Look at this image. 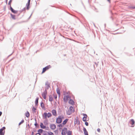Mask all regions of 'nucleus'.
<instances>
[{"label": "nucleus", "instance_id": "nucleus-1", "mask_svg": "<svg viewBox=\"0 0 135 135\" xmlns=\"http://www.w3.org/2000/svg\"><path fill=\"white\" fill-rule=\"evenodd\" d=\"M5 129L6 127H3L0 129V135H4Z\"/></svg>", "mask_w": 135, "mask_h": 135}, {"label": "nucleus", "instance_id": "nucleus-2", "mask_svg": "<svg viewBox=\"0 0 135 135\" xmlns=\"http://www.w3.org/2000/svg\"><path fill=\"white\" fill-rule=\"evenodd\" d=\"M62 122V120L60 116H59L57 118L56 120V123L57 124H60Z\"/></svg>", "mask_w": 135, "mask_h": 135}, {"label": "nucleus", "instance_id": "nucleus-3", "mask_svg": "<svg viewBox=\"0 0 135 135\" xmlns=\"http://www.w3.org/2000/svg\"><path fill=\"white\" fill-rule=\"evenodd\" d=\"M51 67V66L50 65H49L43 68L42 69V73H44L47 70H48Z\"/></svg>", "mask_w": 135, "mask_h": 135}, {"label": "nucleus", "instance_id": "nucleus-4", "mask_svg": "<svg viewBox=\"0 0 135 135\" xmlns=\"http://www.w3.org/2000/svg\"><path fill=\"white\" fill-rule=\"evenodd\" d=\"M67 129L66 127H64L62 130L61 132L62 135H65L67 133Z\"/></svg>", "mask_w": 135, "mask_h": 135}, {"label": "nucleus", "instance_id": "nucleus-5", "mask_svg": "<svg viewBox=\"0 0 135 135\" xmlns=\"http://www.w3.org/2000/svg\"><path fill=\"white\" fill-rule=\"evenodd\" d=\"M56 128V125L53 124H51L50 125V128L52 130H54Z\"/></svg>", "mask_w": 135, "mask_h": 135}, {"label": "nucleus", "instance_id": "nucleus-6", "mask_svg": "<svg viewBox=\"0 0 135 135\" xmlns=\"http://www.w3.org/2000/svg\"><path fill=\"white\" fill-rule=\"evenodd\" d=\"M83 115L84 117L83 118V120L84 122L87 121L88 120H86V118L87 117V115L85 114H83Z\"/></svg>", "mask_w": 135, "mask_h": 135}, {"label": "nucleus", "instance_id": "nucleus-7", "mask_svg": "<svg viewBox=\"0 0 135 135\" xmlns=\"http://www.w3.org/2000/svg\"><path fill=\"white\" fill-rule=\"evenodd\" d=\"M10 9L11 11V12L14 13V14H16L17 13L18 11L14 10L11 6H10Z\"/></svg>", "mask_w": 135, "mask_h": 135}, {"label": "nucleus", "instance_id": "nucleus-8", "mask_svg": "<svg viewBox=\"0 0 135 135\" xmlns=\"http://www.w3.org/2000/svg\"><path fill=\"white\" fill-rule=\"evenodd\" d=\"M132 125L131 126V127H133L134 126L133 125L135 123V122L133 119H131L129 122Z\"/></svg>", "mask_w": 135, "mask_h": 135}, {"label": "nucleus", "instance_id": "nucleus-9", "mask_svg": "<svg viewBox=\"0 0 135 135\" xmlns=\"http://www.w3.org/2000/svg\"><path fill=\"white\" fill-rule=\"evenodd\" d=\"M43 131V130L42 129H39L37 130L38 133H36V134H42V133Z\"/></svg>", "mask_w": 135, "mask_h": 135}, {"label": "nucleus", "instance_id": "nucleus-10", "mask_svg": "<svg viewBox=\"0 0 135 135\" xmlns=\"http://www.w3.org/2000/svg\"><path fill=\"white\" fill-rule=\"evenodd\" d=\"M45 85L46 88H45L47 89H49V88L50 87V84L49 83L48 81H47L46 82Z\"/></svg>", "mask_w": 135, "mask_h": 135}, {"label": "nucleus", "instance_id": "nucleus-11", "mask_svg": "<svg viewBox=\"0 0 135 135\" xmlns=\"http://www.w3.org/2000/svg\"><path fill=\"white\" fill-rule=\"evenodd\" d=\"M69 103L70 104L73 105L74 104V101L73 99H69Z\"/></svg>", "mask_w": 135, "mask_h": 135}, {"label": "nucleus", "instance_id": "nucleus-12", "mask_svg": "<svg viewBox=\"0 0 135 135\" xmlns=\"http://www.w3.org/2000/svg\"><path fill=\"white\" fill-rule=\"evenodd\" d=\"M83 130L85 135H88V132L85 128H83Z\"/></svg>", "mask_w": 135, "mask_h": 135}, {"label": "nucleus", "instance_id": "nucleus-13", "mask_svg": "<svg viewBox=\"0 0 135 135\" xmlns=\"http://www.w3.org/2000/svg\"><path fill=\"white\" fill-rule=\"evenodd\" d=\"M47 114L46 112H45L42 115V117L43 119H47Z\"/></svg>", "mask_w": 135, "mask_h": 135}, {"label": "nucleus", "instance_id": "nucleus-14", "mask_svg": "<svg viewBox=\"0 0 135 135\" xmlns=\"http://www.w3.org/2000/svg\"><path fill=\"white\" fill-rule=\"evenodd\" d=\"M52 113L54 116H56L57 115L56 111L55 109H53L52 111Z\"/></svg>", "mask_w": 135, "mask_h": 135}, {"label": "nucleus", "instance_id": "nucleus-15", "mask_svg": "<svg viewBox=\"0 0 135 135\" xmlns=\"http://www.w3.org/2000/svg\"><path fill=\"white\" fill-rule=\"evenodd\" d=\"M30 3L28 2L26 3V9L27 10H28L30 8Z\"/></svg>", "mask_w": 135, "mask_h": 135}, {"label": "nucleus", "instance_id": "nucleus-16", "mask_svg": "<svg viewBox=\"0 0 135 135\" xmlns=\"http://www.w3.org/2000/svg\"><path fill=\"white\" fill-rule=\"evenodd\" d=\"M38 99H39V98L38 97H37L36 98V100L35 101V105L36 106L38 105Z\"/></svg>", "mask_w": 135, "mask_h": 135}, {"label": "nucleus", "instance_id": "nucleus-17", "mask_svg": "<svg viewBox=\"0 0 135 135\" xmlns=\"http://www.w3.org/2000/svg\"><path fill=\"white\" fill-rule=\"evenodd\" d=\"M40 127L41 128L44 129L46 128V126L45 125H44L41 122L40 124Z\"/></svg>", "mask_w": 135, "mask_h": 135}, {"label": "nucleus", "instance_id": "nucleus-18", "mask_svg": "<svg viewBox=\"0 0 135 135\" xmlns=\"http://www.w3.org/2000/svg\"><path fill=\"white\" fill-rule=\"evenodd\" d=\"M49 100L50 102H52L53 100V98L52 95H49Z\"/></svg>", "mask_w": 135, "mask_h": 135}, {"label": "nucleus", "instance_id": "nucleus-19", "mask_svg": "<svg viewBox=\"0 0 135 135\" xmlns=\"http://www.w3.org/2000/svg\"><path fill=\"white\" fill-rule=\"evenodd\" d=\"M68 120H69V119H68V118L66 119H65L63 121L62 123L64 125H65L66 123L67 122H68Z\"/></svg>", "mask_w": 135, "mask_h": 135}, {"label": "nucleus", "instance_id": "nucleus-20", "mask_svg": "<svg viewBox=\"0 0 135 135\" xmlns=\"http://www.w3.org/2000/svg\"><path fill=\"white\" fill-rule=\"evenodd\" d=\"M56 92L58 94L59 97L60 95V90L58 88L56 89Z\"/></svg>", "mask_w": 135, "mask_h": 135}, {"label": "nucleus", "instance_id": "nucleus-21", "mask_svg": "<svg viewBox=\"0 0 135 135\" xmlns=\"http://www.w3.org/2000/svg\"><path fill=\"white\" fill-rule=\"evenodd\" d=\"M69 110L73 112H74L75 111L74 108L72 106H71L70 107Z\"/></svg>", "mask_w": 135, "mask_h": 135}, {"label": "nucleus", "instance_id": "nucleus-22", "mask_svg": "<svg viewBox=\"0 0 135 135\" xmlns=\"http://www.w3.org/2000/svg\"><path fill=\"white\" fill-rule=\"evenodd\" d=\"M35 122L34 124V125L35 126V127L36 128H39V126L38 125V124L37 123V121L36 119L35 118Z\"/></svg>", "mask_w": 135, "mask_h": 135}, {"label": "nucleus", "instance_id": "nucleus-23", "mask_svg": "<svg viewBox=\"0 0 135 135\" xmlns=\"http://www.w3.org/2000/svg\"><path fill=\"white\" fill-rule=\"evenodd\" d=\"M40 105L42 109L45 108L43 102L42 101L40 103Z\"/></svg>", "mask_w": 135, "mask_h": 135}, {"label": "nucleus", "instance_id": "nucleus-24", "mask_svg": "<svg viewBox=\"0 0 135 135\" xmlns=\"http://www.w3.org/2000/svg\"><path fill=\"white\" fill-rule=\"evenodd\" d=\"M64 101V102L65 103L67 102L68 100V99L67 98L66 96H65L64 97V99H63Z\"/></svg>", "mask_w": 135, "mask_h": 135}, {"label": "nucleus", "instance_id": "nucleus-25", "mask_svg": "<svg viewBox=\"0 0 135 135\" xmlns=\"http://www.w3.org/2000/svg\"><path fill=\"white\" fill-rule=\"evenodd\" d=\"M47 94L43 93H42V96L43 97V98L45 99H46V95Z\"/></svg>", "mask_w": 135, "mask_h": 135}, {"label": "nucleus", "instance_id": "nucleus-26", "mask_svg": "<svg viewBox=\"0 0 135 135\" xmlns=\"http://www.w3.org/2000/svg\"><path fill=\"white\" fill-rule=\"evenodd\" d=\"M10 15H11V17L12 19H13V20H15L16 19L15 15H13L12 13H11Z\"/></svg>", "mask_w": 135, "mask_h": 135}, {"label": "nucleus", "instance_id": "nucleus-27", "mask_svg": "<svg viewBox=\"0 0 135 135\" xmlns=\"http://www.w3.org/2000/svg\"><path fill=\"white\" fill-rule=\"evenodd\" d=\"M44 123L45 125H47L48 124V122L47 119H46L44 121Z\"/></svg>", "mask_w": 135, "mask_h": 135}, {"label": "nucleus", "instance_id": "nucleus-28", "mask_svg": "<svg viewBox=\"0 0 135 135\" xmlns=\"http://www.w3.org/2000/svg\"><path fill=\"white\" fill-rule=\"evenodd\" d=\"M64 126V125L62 124V123L59 124L57 125V126L59 127H60V128L59 129H61V128H60V127H62Z\"/></svg>", "mask_w": 135, "mask_h": 135}, {"label": "nucleus", "instance_id": "nucleus-29", "mask_svg": "<svg viewBox=\"0 0 135 135\" xmlns=\"http://www.w3.org/2000/svg\"><path fill=\"white\" fill-rule=\"evenodd\" d=\"M72 133V131L70 130L67 131V133L68 135H71Z\"/></svg>", "mask_w": 135, "mask_h": 135}, {"label": "nucleus", "instance_id": "nucleus-30", "mask_svg": "<svg viewBox=\"0 0 135 135\" xmlns=\"http://www.w3.org/2000/svg\"><path fill=\"white\" fill-rule=\"evenodd\" d=\"M25 116L27 118H28L30 116L29 113L28 111H27L25 113Z\"/></svg>", "mask_w": 135, "mask_h": 135}, {"label": "nucleus", "instance_id": "nucleus-31", "mask_svg": "<svg viewBox=\"0 0 135 135\" xmlns=\"http://www.w3.org/2000/svg\"><path fill=\"white\" fill-rule=\"evenodd\" d=\"M72 112L69 110L68 111H67L66 114L67 115H71Z\"/></svg>", "mask_w": 135, "mask_h": 135}, {"label": "nucleus", "instance_id": "nucleus-32", "mask_svg": "<svg viewBox=\"0 0 135 135\" xmlns=\"http://www.w3.org/2000/svg\"><path fill=\"white\" fill-rule=\"evenodd\" d=\"M47 133L48 134V135H54L53 133L51 132H48ZM44 134L45 135H47V134Z\"/></svg>", "mask_w": 135, "mask_h": 135}, {"label": "nucleus", "instance_id": "nucleus-33", "mask_svg": "<svg viewBox=\"0 0 135 135\" xmlns=\"http://www.w3.org/2000/svg\"><path fill=\"white\" fill-rule=\"evenodd\" d=\"M47 114V117L49 118L52 116L50 112H48Z\"/></svg>", "mask_w": 135, "mask_h": 135}, {"label": "nucleus", "instance_id": "nucleus-34", "mask_svg": "<svg viewBox=\"0 0 135 135\" xmlns=\"http://www.w3.org/2000/svg\"><path fill=\"white\" fill-rule=\"evenodd\" d=\"M36 109V108H35L34 107H33L32 108V110L34 112H36L35 110Z\"/></svg>", "mask_w": 135, "mask_h": 135}, {"label": "nucleus", "instance_id": "nucleus-35", "mask_svg": "<svg viewBox=\"0 0 135 135\" xmlns=\"http://www.w3.org/2000/svg\"><path fill=\"white\" fill-rule=\"evenodd\" d=\"M129 8L130 9H135V6H129Z\"/></svg>", "mask_w": 135, "mask_h": 135}, {"label": "nucleus", "instance_id": "nucleus-36", "mask_svg": "<svg viewBox=\"0 0 135 135\" xmlns=\"http://www.w3.org/2000/svg\"><path fill=\"white\" fill-rule=\"evenodd\" d=\"M48 89H47L45 88V91H44V92L43 93H45V94H47V90H48Z\"/></svg>", "mask_w": 135, "mask_h": 135}, {"label": "nucleus", "instance_id": "nucleus-37", "mask_svg": "<svg viewBox=\"0 0 135 135\" xmlns=\"http://www.w3.org/2000/svg\"><path fill=\"white\" fill-rule=\"evenodd\" d=\"M53 95L54 98L55 99H56L57 98V95L56 94H53Z\"/></svg>", "mask_w": 135, "mask_h": 135}, {"label": "nucleus", "instance_id": "nucleus-38", "mask_svg": "<svg viewBox=\"0 0 135 135\" xmlns=\"http://www.w3.org/2000/svg\"><path fill=\"white\" fill-rule=\"evenodd\" d=\"M25 22V21H21V22H18L17 23V24H21V23H22L23 22Z\"/></svg>", "mask_w": 135, "mask_h": 135}, {"label": "nucleus", "instance_id": "nucleus-39", "mask_svg": "<svg viewBox=\"0 0 135 135\" xmlns=\"http://www.w3.org/2000/svg\"><path fill=\"white\" fill-rule=\"evenodd\" d=\"M12 2V0H10L8 4L10 5V6H11V3Z\"/></svg>", "mask_w": 135, "mask_h": 135}, {"label": "nucleus", "instance_id": "nucleus-40", "mask_svg": "<svg viewBox=\"0 0 135 135\" xmlns=\"http://www.w3.org/2000/svg\"><path fill=\"white\" fill-rule=\"evenodd\" d=\"M85 125L86 126H88L89 125V123H88L86 122V121H85Z\"/></svg>", "mask_w": 135, "mask_h": 135}, {"label": "nucleus", "instance_id": "nucleus-41", "mask_svg": "<svg viewBox=\"0 0 135 135\" xmlns=\"http://www.w3.org/2000/svg\"><path fill=\"white\" fill-rule=\"evenodd\" d=\"M61 117V119L62 120V119L64 118V117L63 115H60Z\"/></svg>", "mask_w": 135, "mask_h": 135}, {"label": "nucleus", "instance_id": "nucleus-42", "mask_svg": "<svg viewBox=\"0 0 135 135\" xmlns=\"http://www.w3.org/2000/svg\"><path fill=\"white\" fill-rule=\"evenodd\" d=\"M78 121V119H76V121H74V125L76 124L77 123V121Z\"/></svg>", "mask_w": 135, "mask_h": 135}, {"label": "nucleus", "instance_id": "nucleus-43", "mask_svg": "<svg viewBox=\"0 0 135 135\" xmlns=\"http://www.w3.org/2000/svg\"><path fill=\"white\" fill-rule=\"evenodd\" d=\"M44 131V133H43V134L44 135H45V134H47V131Z\"/></svg>", "mask_w": 135, "mask_h": 135}, {"label": "nucleus", "instance_id": "nucleus-44", "mask_svg": "<svg viewBox=\"0 0 135 135\" xmlns=\"http://www.w3.org/2000/svg\"><path fill=\"white\" fill-rule=\"evenodd\" d=\"M24 120L23 119H22L21 121L20 122L21 124H22L24 122Z\"/></svg>", "mask_w": 135, "mask_h": 135}, {"label": "nucleus", "instance_id": "nucleus-45", "mask_svg": "<svg viewBox=\"0 0 135 135\" xmlns=\"http://www.w3.org/2000/svg\"><path fill=\"white\" fill-rule=\"evenodd\" d=\"M66 96L67 97V98H68V99H71V97L69 96V95H67Z\"/></svg>", "mask_w": 135, "mask_h": 135}, {"label": "nucleus", "instance_id": "nucleus-46", "mask_svg": "<svg viewBox=\"0 0 135 135\" xmlns=\"http://www.w3.org/2000/svg\"><path fill=\"white\" fill-rule=\"evenodd\" d=\"M45 129L46 130H49V128L48 127H46V128H45Z\"/></svg>", "mask_w": 135, "mask_h": 135}, {"label": "nucleus", "instance_id": "nucleus-47", "mask_svg": "<svg viewBox=\"0 0 135 135\" xmlns=\"http://www.w3.org/2000/svg\"><path fill=\"white\" fill-rule=\"evenodd\" d=\"M26 8L24 7L23 9H22V11L23 12V11H25L26 10Z\"/></svg>", "mask_w": 135, "mask_h": 135}, {"label": "nucleus", "instance_id": "nucleus-48", "mask_svg": "<svg viewBox=\"0 0 135 135\" xmlns=\"http://www.w3.org/2000/svg\"><path fill=\"white\" fill-rule=\"evenodd\" d=\"M97 131L98 132H100V129L99 128H98L97 130Z\"/></svg>", "mask_w": 135, "mask_h": 135}, {"label": "nucleus", "instance_id": "nucleus-49", "mask_svg": "<svg viewBox=\"0 0 135 135\" xmlns=\"http://www.w3.org/2000/svg\"><path fill=\"white\" fill-rule=\"evenodd\" d=\"M77 123L78 124H80V122L79 120V121H77Z\"/></svg>", "mask_w": 135, "mask_h": 135}, {"label": "nucleus", "instance_id": "nucleus-50", "mask_svg": "<svg viewBox=\"0 0 135 135\" xmlns=\"http://www.w3.org/2000/svg\"><path fill=\"white\" fill-rule=\"evenodd\" d=\"M22 12H23V11H22V10H21L20 11H19V13H22Z\"/></svg>", "mask_w": 135, "mask_h": 135}, {"label": "nucleus", "instance_id": "nucleus-51", "mask_svg": "<svg viewBox=\"0 0 135 135\" xmlns=\"http://www.w3.org/2000/svg\"><path fill=\"white\" fill-rule=\"evenodd\" d=\"M34 133L33 132H32L31 133V135H34Z\"/></svg>", "mask_w": 135, "mask_h": 135}, {"label": "nucleus", "instance_id": "nucleus-52", "mask_svg": "<svg viewBox=\"0 0 135 135\" xmlns=\"http://www.w3.org/2000/svg\"><path fill=\"white\" fill-rule=\"evenodd\" d=\"M32 13H31V15L28 18V19H29L30 18H31V15H32Z\"/></svg>", "mask_w": 135, "mask_h": 135}, {"label": "nucleus", "instance_id": "nucleus-53", "mask_svg": "<svg viewBox=\"0 0 135 135\" xmlns=\"http://www.w3.org/2000/svg\"><path fill=\"white\" fill-rule=\"evenodd\" d=\"M2 112L1 111H0V117L1 116V115L2 114Z\"/></svg>", "mask_w": 135, "mask_h": 135}, {"label": "nucleus", "instance_id": "nucleus-54", "mask_svg": "<svg viewBox=\"0 0 135 135\" xmlns=\"http://www.w3.org/2000/svg\"><path fill=\"white\" fill-rule=\"evenodd\" d=\"M110 18H112V20H113V18H112V16H110Z\"/></svg>", "mask_w": 135, "mask_h": 135}, {"label": "nucleus", "instance_id": "nucleus-55", "mask_svg": "<svg viewBox=\"0 0 135 135\" xmlns=\"http://www.w3.org/2000/svg\"><path fill=\"white\" fill-rule=\"evenodd\" d=\"M94 63L95 64H96V66H97L98 64H97V63H96V62H94Z\"/></svg>", "mask_w": 135, "mask_h": 135}, {"label": "nucleus", "instance_id": "nucleus-56", "mask_svg": "<svg viewBox=\"0 0 135 135\" xmlns=\"http://www.w3.org/2000/svg\"><path fill=\"white\" fill-rule=\"evenodd\" d=\"M13 52L10 55H8V57H9L10 56H11L13 54Z\"/></svg>", "mask_w": 135, "mask_h": 135}, {"label": "nucleus", "instance_id": "nucleus-57", "mask_svg": "<svg viewBox=\"0 0 135 135\" xmlns=\"http://www.w3.org/2000/svg\"><path fill=\"white\" fill-rule=\"evenodd\" d=\"M109 51H110V53H111V54H112V55H113V54H112V52L109 50Z\"/></svg>", "mask_w": 135, "mask_h": 135}, {"label": "nucleus", "instance_id": "nucleus-58", "mask_svg": "<svg viewBox=\"0 0 135 135\" xmlns=\"http://www.w3.org/2000/svg\"><path fill=\"white\" fill-rule=\"evenodd\" d=\"M6 7L5 6H4V10L6 9Z\"/></svg>", "mask_w": 135, "mask_h": 135}, {"label": "nucleus", "instance_id": "nucleus-59", "mask_svg": "<svg viewBox=\"0 0 135 135\" xmlns=\"http://www.w3.org/2000/svg\"><path fill=\"white\" fill-rule=\"evenodd\" d=\"M30 1H31V0H28L27 2L30 3Z\"/></svg>", "mask_w": 135, "mask_h": 135}, {"label": "nucleus", "instance_id": "nucleus-60", "mask_svg": "<svg viewBox=\"0 0 135 135\" xmlns=\"http://www.w3.org/2000/svg\"><path fill=\"white\" fill-rule=\"evenodd\" d=\"M7 1H8V0H6V4H7Z\"/></svg>", "mask_w": 135, "mask_h": 135}, {"label": "nucleus", "instance_id": "nucleus-61", "mask_svg": "<svg viewBox=\"0 0 135 135\" xmlns=\"http://www.w3.org/2000/svg\"><path fill=\"white\" fill-rule=\"evenodd\" d=\"M107 1L109 3L110 2V0H107Z\"/></svg>", "mask_w": 135, "mask_h": 135}, {"label": "nucleus", "instance_id": "nucleus-62", "mask_svg": "<svg viewBox=\"0 0 135 135\" xmlns=\"http://www.w3.org/2000/svg\"><path fill=\"white\" fill-rule=\"evenodd\" d=\"M93 25H94V26L95 27H96V26H95V24L94 23H93Z\"/></svg>", "mask_w": 135, "mask_h": 135}, {"label": "nucleus", "instance_id": "nucleus-63", "mask_svg": "<svg viewBox=\"0 0 135 135\" xmlns=\"http://www.w3.org/2000/svg\"><path fill=\"white\" fill-rule=\"evenodd\" d=\"M33 132H35L36 131V130H33Z\"/></svg>", "mask_w": 135, "mask_h": 135}, {"label": "nucleus", "instance_id": "nucleus-64", "mask_svg": "<svg viewBox=\"0 0 135 135\" xmlns=\"http://www.w3.org/2000/svg\"><path fill=\"white\" fill-rule=\"evenodd\" d=\"M21 124L20 123H19V124H18V125L19 126Z\"/></svg>", "mask_w": 135, "mask_h": 135}]
</instances>
